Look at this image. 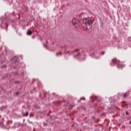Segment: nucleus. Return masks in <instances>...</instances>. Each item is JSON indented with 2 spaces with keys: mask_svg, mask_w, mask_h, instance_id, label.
<instances>
[{
  "mask_svg": "<svg viewBox=\"0 0 131 131\" xmlns=\"http://www.w3.org/2000/svg\"><path fill=\"white\" fill-rule=\"evenodd\" d=\"M83 23L86 26H92V22L90 17H87L83 19Z\"/></svg>",
  "mask_w": 131,
  "mask_h": 131,
  "instance_id": "nucleus-1",
  "label": "nucleus"
},
{
  "mask_svg": "<svg viewBox=\"0 0 131 131\" xmlns=\"http://www.w3.org/2000/svg\"><path fill=\"white\" fill-rule=\"evenodd\" d=\"M72 24L74 26H76V25H77V24H79V20L74 18H73Z\"/></svg>",
  "mask_w": 131,
  "mask_h": 131,
  "instance_id": "nucleus-2",
  "label": "nucleus"
},
{
  "mask_svg": "<svg viewBox=\"0 0 131 131\" xmlns=\"http://www.w3.org/2000/svg\"><path fill=\"white\" fill-rule=\"evenodd\" d=\"M112 62L114 64V65H115V64H117V65L118 63H119V60H117L116 58H114L112 60Z\"/></svg>",
  "mask_w": 131,
  "mask_h": 131,
  "instance_id": "nucleus-3",
  "label": "nucleus"
},
{
  "mask_svg": "<svg viewBox=\"0 0 131 131\" xmlns=\"http://www.w3.org/2000/svg\"><path fill=\"white\" fill-rule=\"evenodd\" d=\"M117 68H119V69H122L123 67H125V65L124 64H117Z\"/></svg>",
  "mask_w": 131,
  "mask_h": 131,
  "instance_id": "nucleus-4",
  "label": "nucleus"
},
{
  "mask_svg": "<svg viewBox=\"0 0 131 131\" xmlns=\"http://www.w3.org/2000/svg\"><path fill=\"white\" fill-rule=\"evenodd\" d=\"M129 96V91H128L125 93V94L123 95V98H126L127 97H128Z\"/></svg>",
  "mask_w": 131,
  "mask_h": 131,
  "instance_id": "nucleus-5",
  "label": "nucleus"
},
{
  "mask_svg": "<svg viewBox=\"0 0 131 131\" xmlns=\"http://www.w3.org/2000/svg\"><path fill=\"white\" fill-rule=\"evenodd\" d=\"M13 60H14V63H17V62L19 61V60L18 59V57L17 56L14 57Z\"/></svg>",
  "mask_w": 131,
  "mask_h": 131,
  "instance_id": "nucleus-6",
  "label": "nucleus"
},
{
  "mask_svg": "<svg viewBox=\"0 0 131 131\" xmlns=\"http://www.w3.org/2000/svg\"><path fill=\"white\" fill-rule=\"evenodd\" d=\"M29 113L28 112H26L25 114H23V116H28Z\"/></svg>",
  "mask_w": 131,
  "mask_h": 131,
  "instance_id": "nucleus-7",
  "label": "nucleus"
},
{
  "mask_svg": "<svg viewBox=\"0 0 131 131\" xmlns=\"http://www.w3.org/2000/svg\"><path fill=\"white\" fill-rule=\"evenodd\" d=\"M59 54H60V56H62V53H61V52L56 53V56H59Z\"/></svg>",
  "mask_w": 131,
  "mask_h": 131,
  "instance_id": "nucleus-8",
  "label": "nucleus"
},
{
  "mask_svg": "<svg viewBox=\"0 0 131 131\" xmlns=\"http://www.w3.org/2000/svg\"><path fill=\"white\" fill-rule=\"evenodd\" d=\"M2 68H7V66L4 64V66H2Z\"/></svg>",
  "mask_w": 131,
  "mask_h": 131,
  "instance_id": "nucleus-9",
  "label": "nucleus"
},
{
  "mask_svg": "<svg viewBox=\"0 0 131 131\" xmlns=\"http://www.w3.org/2000/svg\"><path fill=\"white\" fill-rule=\"evenodd\" d=\"M27 33H32V31H31L30 30H28L27 32Z\"/></svg>",
  "mask_w": 131,
  "mask_h": 131,
  "instance_id": "nucleus-10",
  "label": "nucleus"
},
{
  "mask_svg": "<svg viewBox=\"0 0 131 131\" xmlns=\"http://www.w3.org/2000/svg\"><path fill=\"white\" fill-rule=\"evenodd\" d=\"M80 100H85V98H81Z\"/></svg>",
  "mask_w": 131,
  "mask_h": 131,
  "instance_id": "nucleus-11",
  "label": "nucleus"
},
{
  "mask_svg": "<svg viewBox=\"0 0 131 131\" xmlns=\"http://www.w3.org/2000/svg\"><path fill=\"white\" fill-rule=\"evenodd\" d=\"M128 114H129L128 112L127 111H126V115H128Z\"/></svg>",
  "mask_w": 131,
  "mask_h": 131,
  "instance_id": "nucleus-12",
  "label": "nucleus"
},
{
  "mask_svg": "<svg viewBox=\"0 0 131 131\" xmlns=\"http://www.w3.org/2000/svg\"><path fill=\"white\" fill-rule=\"evenodd\" d=\"M32 34V33H28L27 35H31Z\"/></svg>",
  "mask_w": 131,
  "mask_h": 131,
  "instance_id": "nucleus-13",
  "label": "nucleus"
},
{
  "mask_svg": "<svg viewBox=\"0 0 131 131\" xmlns=\"http://www.w3.org/2000/svg\"><path fill=\"white\" fill-rule=\"evenodd\" d=\"M92 119H95V116H92Z\"/></svg>",
  "mask_w": 131,
  "mask_h": 131,
  "instance_id": "nucleus-14",
  "label": "nucleus"
},
{
  "mask_svg": "<svg viewBox=\"0 0 131 131\" xmlns=\"http://www.w3.org/2000/svg\"><path fill=\"white\" fill-rule=\"evenodd\" d=\"M16 95H19V92H16Z\"/></svg>",
  "mask_w": 131,
  "mask_h": 131,
  "instance_id": "nucleus-15",
  "label": "nucleus"
},
{
  "mask_svg": "<svg viewBox=\"0 0 131 131\" xmlns=\"http://www.w3.org/2000/svg\"><path fill=\"white\" fill-rule=\"evenodd\" d=\"M129 124H131V120L129 122Z\"/></svg>",
  "mask_w": 131,
  "mask_h": 131,
  "instance_id": "nucleus-16",
  "label": "nucleus"
},
{
  "mask_svg": "<svg viewBox=\"0 0 131 131\" xmlns=\"http://www.w3.org/2000/svg\"><path fill=\"white\" fill-rule=\"evenodd\" d=\"M78 55H80V53H78L77 56H78Z\"/></svg>",
  "mask_w": 131,
  "mask_h": 131,
  "instance_id": "nucleus-17",
  "label": "nucleus"
}]
</instances>
